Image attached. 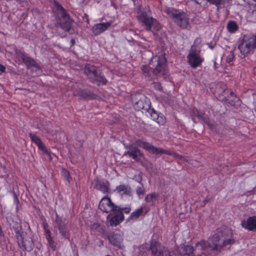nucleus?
<instances>
[{"label":"nucleus","mask_w":256,"mask_h":256,"mask_svg":"<svg viewBox=\"0 0 256 256\" xmlns=\"http://www.w3.org/2000/svg\"><path fill=\"white\" fill-rule=\"evenodd\" d=\"M234 242L233 239L227 238L221 230H217L216 233L210 237L208 242V246L212 250H220L226 245L232 244Z\"/></svg>","instance_id":"obj_1"},{"label":"nucleus","mask_w":256,"mask_h":256,"mask_svg":"<svg viewBox=\"0 0 256 256\" xmlns=\"http://www.w3.org/2000/svg\"><path fill=\"white\" fill-rule=\"evenodd\" d=\"M54 8L60 14V17L57 20L56 26L61 28L66 32H68L72 28L73 22L72 20L58 2H54Z\"/></svg>","instance_id":"obj_2"},{"label":"nucleus","mask_w":256,"mask_h":256,"mask_svg":"<svg viewBox=\"0 0 256 256\" xmlns=\"http://www.w3.org/2000/svg\"><path fill=\"white\" fill-rule=\"evenodd\" d=\"M84 72L92 82H97L98 85L104 84L107 80L93 65L87 64L84 68Z\"/></svg>","instance_id":"obj_3"},{"label":"nucleus","mask_w":256,"mask_h":256,"mask_svg":"<svg viewBox=\"0 0 256 256\" xmlns=\"http://www.w3.org/2000/svg\"><path fill=\"white\" fill-rule=\"evenodd\" d=\"M136 144L139 146L146 150L150 153L154 155H161L162 154H166L168 155L173 156L174 157H179V155L175 152L164 150L161 148H157L154 146L150 143L144 142L140 140H136Z\"/></svg>","instance_id":"obj_4"},{"label":"nucleus","mask_w":256,"mask_h":256,"mask_svg":"<svg viewBox=\"0 0 256 256\" xmlns=\"http://www.w3.org/2000/svg\"><path fill=\"white\" fill-rule=\"evenodd\" d=\"M199 39H196L194 44L192 46L188 56V62L192 68H196L198 66L203 62V58L200 55V50L196 46V42H200Z\"/></svg>","instance_id":"obj_5"},{"label":"nucleus","mask_w":256,"mask_h":256,"mask_svg":"<svg viewBox=\"0 0 256 256\" xmlns=\"http://www.w3.org/2000/svg\"><path fill=\"white\" fill-rule=\"evenodd\" d=\"M16 236L19 246L23 250H32L34 247V244L32 238L23 232H17Z\"/></svg>","instance_id":"obj_6"},{"label":"nucleus","mask_w":256,"mask_h":256,"mask_svg":"<svg viewBox=\"0 0 256 256\" xmlns=\"http://www.w3.org/2000/svg\"><path fill=\"white\" fill-rule=\"evenodd\" d=\"M132 99L134 108L138 110H146L150 106L149 102L142 94H134L132 96Z\"/></svg>","instance_id":"obj_7"},{"label":"nucleus","mask_w":256,"mask_h":256,"mask_svg":"<svg viewBox=\"0 0 256 256\" xmlns=\"http://www.w3.org/2000/svg\"><path fill=\"white\" fill-rule=\"evenodd\" d=\"M138 17L146 26V30H149L153 28L154 30H158L160 28V26L158 22L148 16L146 12H144L138 14Z\"/></svg>","instance_id":"obj_8"},{"label":"nucleus","mask_w":256,"mask_h":256,"mask_svg":"<svg viewBox=\"0 0 256 256\" xmlns=\"http://www.w3.org/2000/svg\"><path fill=\"white\" fill-rule=\"evenodd\" d=\"M99 208L103 212L112 214L113 212L118 210L119 208L112 202L110 198L108 197L103 198L99 203Z\"/></svg>","instance_id":"obj_9"},{"label":"nucleus","mask_w":256,"mask_h":256,"mask_svg":"<svg viewBox=\"0 0 256 256\" xmlns=\"http://www.w3.org/2000/svg\"><path fill=\"white\" fill-rule=\"evenodd\" d=\"M166 59L163 54H160L157 58V64L152 70V74L156 78L164 76L166 73Z\"/></svg>","instance_id":"obj_10"},{"label":"nucleus","mask_w":256,"mask_h":256,"mask_svg":"<svg viewBox=\"0 0 256 256\" xmlns=\"http://www.w3.org/2000/svg\"><path fill=\"white\" fill-rule=\"evenodd\" d=\"M54 222L56 227L59 230L60 234L65 238L69 239L70 233L68 230L66 220L60 217L58 214L56 213V218Z\"/></svg>","instance_id":"obj_11"},{"label":"nucleus","mask_w":256,"mask_h":256,"mask_svg":"<svg viewBox=\"0 0 256 256\" xmlns=\"http://www.w3.org/2000/svg\"><path fill=\"white\" fill-rule=\"evenodd\" d=\"M150 249L153 256H167L168 249L158 242H152Z\"/></svg>","instance_id":"obj_12"},{"label":"nucleus","mask_w":256,"mask_h":256,"mask_svg":"<svg viewBox=\"0 0 256 256\" xmlns=\"http://www.w3.org/2000/svg\"><path fill=\"white\" fill-rule=\"evenodd\" d=\"M107 218L110 220V224L111 226H116L124 220L122 210L119 208L113 212L112 214H110L108 216Z\"/></svg>","instance_id":"obj_13"},{"label":"nucleus","mask_w":256,"mask_h":256,"mask_svg":"<svg viewBox=\"0 0 256 256\" xmlns=\"http://www.w3.org/2000/svg\"><path fill=\"white\" fill-rule=\"evenodd\" d=\"M16 58L18 60H22L28 67L35 66L36 69L40 70V68L36 66V62L33 58L29 57L27 54L22 52L16 53Z\"/></svg>","instance_id":"obj_14"},{"label":"nucleus","mask_w":256,"mask_h":256,"mask_svg":"<svg viewBox=\"0 0 256 256\" xmlns=\"http://www.w3.org/2000/svg\"><path fill=\"white\" fill-rule=\"evenodd\" d=\"M126 148L128 150L124 153V155H128L136 161L140 160L144 156L143 154L138 148L128 146Z\"/></svg>","instance_id":"obj_15"},{"label":"nucleus","mask_w":256,"mask_h":256,"mask_svg":"<svg viewBox=\"0 0 256 256\" xmlns=\"http://www.w3.org/2000/svg\"><path fill=\"white\" fill-rule=\"evenodd\" d=\"M30 136L31 140L38 146V148L42 151L44 154H46L50 160H52V158L50 153L46 149L45 146L44 144L40 138L32 133L30 134Z\"/></svg>","instance_id":"obj_16"},{"label":"nucleus","mask_w":256,"mask_h":256,"mask_svg":"<svg viewBox=\"0 0 256 256\" xmlns=\"http://www.w3.org/2000/svg\"><path fill=\"white\" fill-rule=\"evenodd\" d=\"M242 226L244 228L250 230H256V216H250L242 222Z\"/></svg>","instance_id":"obj_17"},{"label":"nucleus","mask_w":256,"mask_h":256,"mask_svg":"<svg viewBox=\"0 0 256 256\" xmlns=\"http://www.w3.org/2000/svg\"><path fill=\"white\" fill-rule=\"evenodd\" d=\"M208 248V244L206 241L200 240L194 246V256H200Z\"/></svg>","instance_id":"obj_18"},{"label":"nucleus","mask_w":256,"mask_h":256,"mask_svg":"<svg viewBox=\"0 0 256 256\" xmlns=\"http://www.w3.org/2000/svg\"><path fill=\"white\" fill-rule=\"evenodd\" d=\"M111 24L110 22L96 24L92 27V31L94 35H98L106 30Z\"/></svg>","instance_id":"obj_19"},{"label":"nucleus","mask_w":256,"mask_h":256,"mask_svg":"<svg viewBox=\"0 0 256 256\" xmlns=\"http://www.w3.org/2000/svg\"><path fill=\"white\" fill-rule=\"evenodd\" d=\"M176 23L182 28H188L190 26L189 20L184 13H182L180 18H177Z\"/></svg>","instance_id":"obj_20"},{"label":"nucleus","mask_w":256,"mask_h":256,"mask_svg":"<svg viewBox=\"0 0 256 256\" xmlns=\"http://www.w3.org/2000/svg\"><path fill=\"white\" fill-rule=\"evenodd\" d=\"M238 49L240 50L241 54L244 56L249 54L252 50L249 44L245 41L244 38L238 46Z\"/></svg>","instance_id":"obj_21"},{"label":"nucleus","mask_w":256,"mask_h":256,"mask_svg":"<svg viewBox=\"0 0 256 256\" xmlns=\"http://www.w3.org/2000/svg\"><path fill=\"white\" fill-rule=\"evenodd\" d=\"M165 12L170 17L174 20L175 22L177 18L178 19L182 13L180 12L178 10L171 8H166Z\"/></svg>","instance_id":"obj_22"},{"label":"nucleus","mask_w":256,"mask_h":256,"mask_svg":"<svg viewBox=\"0 0 256 256\" xmlns=\"http://www.w3.org/2000/svg\"><path fill=\"white\" fill-rule=\"evenodd\" d=\"M116 190L122 195H130L131 188L128 186L120 185L116 188Z\"/></svg>","instance_id":"obj_23"},{"label":"nucleus","mask_w":256,"mask_h":256,"mask_svg":"<svg viewBox=\"0 0 256 256\" xmlns=\"http://www.w3.org/2000/svg\"><path fill=\"white\" fill-rule=\"evenodd\" d=\"M183 251L184 252V254L190 255L191 254H194V248L189 245H183L182 246Z\"/></svg>","instance_id":"obj_24"},{"label":"nucleus","mask_w":256,"mask_h":256,"mask_svg":"<svg viewBox=\"0 0 256 256\" xmlns=\"http://www.w3.org/2000/svg\"><path fill=\"white\" fill-rule=\"evenodd\" d=\"M143 212L144 208H142L136 210L131 214L130 218V220L138 218L142 214Z\"/></svg>","instance_id":"obj_25"},{"label":"nucleus","mask_w":256,"mask_h":256,"mask_svg":"<svg viewBox=\"0 0 256 256\" xmlns=\"http://www.w3.org/2000/svg\"><path fill=\"white\" fill-rule=\"evenodd\" d=\"M167 256H182V254L180 252L178 246H176L173 248L172 252L168 250Z\"/></svg>","instance_id":"obj_26"},{"label":"nucleus","mask_w":256,"mask_h":256,"mask_svg":"<svg viewBox=\"0 0 256 256\" xmlns=\"http://www.w3.org/2000/svg\"><path fill=\"white\" fill-rule=\"evenodd\" d=\"M227 28L229 32H234L238 30V26L235 22L231 21L228 24Z\"/></svg>","instance_id":"obj_27"},{"label":"nucleus","mask_w":256,"mask_h":256,"mask_svg":"<svg viewBox=\"0 0 256 256\" xmlns=\"http://www.w3.org/2000/svg\"><path fill=\"white\" fill-rule=\"evenodd\" d=\"M96 187L97 189L100 190L104 193L107 192L108 190V186L103 182L100 181L97 182Z\"/></svg>","instance_id":"obj_28"},{"label":"nucleus","mask_w":256,"mask_h":256,"mask_svg":"<svg viewBox=\"0 0 256 256\" xmlns=\"http://www.w3.org/2000/svg\"><path fill=\"white\" fill-rule=\"evenodd\" d=\"M158 195L155 192L147 194L145 197V201L146 202H150L156 200Z\"/></svg>","instance_id":"obj_29"},{"label":"nucleus","mask_w":256,"mask_h":256,"mask_svg":"<svg viewBox=\"0 0 256 256\" xmlns=\"http://www.w3.org/2000/svg\"><path fill=\"white\" fill-rule=\"evenodd\" d=\"M46 239L49 246H50L52 250H55L56 248V243L53 240L52 236Z\"/></svg>","instance_id":"obj_30"},{"label":"nucleus","mask_w":256,"mask_h":256,"mask_svg":"<svg viewBox=\"0 0 256 256\" xmlns=\"http://www.w3.org/2000/svg\"><path fill=\"white\" fill-rule=\"evenodd\" d=\"M142 70L143 72V74L148 78H150V68L148 66H142Z\"/></svg>","instance_id":"obj_31"},{"label":"nucleus","mask_w":256,"mask_h":256,"mask_svg":"<svg viewBox=\"0 0 256 256\" xmlns=\"http://www.w3.org/2000/svg\"><path fill=\"white\" fill-rule=\"evenodd\" d=\"M136 194L140 196V195H144L145 194V190L144 186H138L136 190Z\"/></svg>","instance_id":"obj_32"},{"label":"nucleus","mask_w":256,"mask_h":256,"mask_svg":"<svg viewBox=\"0 0 256 256\" xmlns=\"http://www.w3.org/2000/svg\"><path fill=\"white\" fill-rule=\"evenodd\" d=\"M234 58V54L232 52H230V53L226 57V62L229 63V64L230 63V62H232Z\"/></svg>","instance_id":"obj_33"},{"label":"nucleus","mask_w":256,"mask_h":256,"mask_svg":"<svg viewBox=\"0 0 256 256\" xmlns=\"http://www.w3.org/2000/svg\"><path fill=\"white\" fill-rule=\"evenodd\" d=\"M62 176L67 180L69 181V177H70V174H69V172L66 170V169H64V168H63L62 170Z\"/></svg>","instance_id":"obj_34"},{"label":"nucleus","mask_w":256,"mask_h":256,"mask_svg":"<svg viewBox=\"0 0 256 256\" xmlns=\"http://www.w3.org/2000/svg\"><path fill=\"white\" fill-rule=\"evenodd\" d=\"M208 2H209L210 3L215 4L216 6H218L221 4L222 0H206Z\"/></svg>","instance_id":"obj_35"},{"label":"nucleus","mask_w":256,"mask_h":256,"mask_svg":"<svg viewBox=\"0 0 256 256\" xmlns=\"http://www.w3.org/2000/svg\"><path fill=\"white\" fill-rule=\"evenodd\" d=\"M153 84H154V87L155 88V89L159 90H162V87L160 83L154 82Z\"/></svg>","instance_id":"obj_36"},{"label":"nucleus","mask_w":256,"mask_h":256,"mask_svg":"<svg viewBox=\"0 0 256 256\" xmlns=\"http://www.w3.org/2000/svg\"><path fill=\"white\" fill-rule=\"evenodd\" d=\"M44 233L46 235V238H49L50 237H52L51 236V232L49 229H46L44 230Z\"/></svg>","instance_id":"obj_37"},{"label":"nucleus","mask_w":256,"mask_h":256,"mask_svg":"<svg viewBox=\"0 0 256 256\" xmlns=\"http://www.w3.org/2000/svg\"><path fill=\"white\" fill-rule=\"evenodd\" d=\"M113 238H118V242H120L122 240V236L118 234H114L113 236Z\"/></svg>","instance_id":"obj_38"},{"label":"nucleus","mask_w":256,"mask_h":256,"mask_svg":"<svg viewBox=\"0 0 256 256\" xmlns=\"http://www.w3.org/2000/svg\"><path fill=\"white\" fill-rule=\"evenodd\" d=\"M151 116L154 120H156L158 118V116L157 114L154 112L153 114L151 115Z\"/></svg>","instance_id":"obj_39"},{"label":"nucleus","mask_w":256,"mask_h":256,"mask_svg":"<svg viewBox=\"0 0 256 256\" xmlns=\"http://www.w3.org/2000/svg\"><path fill=\"white\" fill-rule=\"evenodd\" d=\"M120 210H122V212H124L126 214H128L130 210V208H120Z\"/></svg>","instance_id":"obj_40"},{"label":"nucleus","mask_w":256,"mask_h":256,"mask_svg":"<svg viewBox=\"0 0 256 256\" xmlns=\"http://www.w3.org/2000/svg\"><path fill=\"white\" fill-rule=\"evenodd\" d=\"M43 227H44V230L48 229V225L46 222H43Z\"/></svg>","instance_id":"obj_41"},{"label":"nucleus","mask_w":256,"mask_h":256,"mask_svg":"<svg viewBox=\"0 0 256 256\" xmlns=\"http://www.w3.org/2000/svg\"><path fill=\"white\" fill-rule=\"evenodd\" d=\"M5 67L2 64H0V72H3L5 71Z\"/></svg>","instance_id":"obj_42"},{"label":"nucleus","mask_w":256,"mask_h":256,"mask_svg":"<svg viewBox=\"0 0 256 256\" xmlns=\"http://www.w3.org/2000/svg\"><path fill=\"white\" fill-rule=\"evenodd\" d=\"M78 94H80V96H84V98L86 96L85 94H84V92L83 91H81V92Z\"/></svg>","instance_id":"obj_43"},{"label":"nucleus","mask_w":256,"mask_h":256,"mask_svg":"<svg viewBox=\"0 0 256 256\" xmlns=\"http://www.w3.org/2000/svg\"><path fill=\"white\" fill-rule=\"evenodd\" d=\"M98 224H94L92 225V228H96L98 227Z\"/></svg>","instance_id":"obj_44"},{"label":"nucleus","mask_w":256,"mask_h":256,"mask_svg":"<svg viewBox=\"0 0 256 256\" xmlns=\"http://www.w3.org/2000/svg\"><path fill=\"white\" fill-rule=\"evenodd\" d=\"M197 114V116H198V118H202V116L200 114H199V112H198V111H197V114Z\"/></svg>","instance_id":"obj_45"},{"label":"nucleus","mask_w":256,"mask_h":256,"mask_svg":"<svg viewBox=\"0 0 256 256\" xmlns=\"http://www.w3.org/2000/svg\"><path fill=\"white\" fill-rule=\"evenodd\" d=\"M71 42L72 43V44H74V42H75V40L74 39H72L71 40Z\"/></svg>","instance_id":"obj_46"},{"label":"nucleus","mask_w":256,"mask_h":256,"mask_svg":"<svg viewBox=\"0 0 256 256\" xmlns=\"http://www.w3.org/2000/svg\"><path fill=\"white\" fill-rule=\"evenodd\" d=\"M230 95L232 96H234V93L232 92H230Z\"/></svg>","instance_id":"obj_47"},{"label":"nucleus","mask_w":256,"mask_h":256,"mask_svg":"<svg viewBox=\"0 0 256 256\" xmlns=\"http://www.w3.org/2000/svg\"><path fill=\"white\" fill-rule=\"evenodd\" d=\"M207 202H208V200H204V205H205L206 204Z\"/></svg>","instance_id":"obj_48"},{"label":"nucleus","mask_w":256,"mask_h":256,"mask_svg":"<svg viewBox=\"0 0 256 256\" xmlns=\"http://www.w3.org/2000/svg\"><path fill=\"white\" fill-rule=\"evenodd\" d=\"M146 212H145V213H144V215H145V214H146Z\"/></svg>","instance_id":"obj_49"},{"label":"nucleus","mask_w":256,"mask_h":256,"mask_svg":"<svg viewBox=\"0 0 256 256\" xmlns=\"http://www.w3.org/2000/svg\"><path fill=\"white\" fill-rule=\"evenodd\" d=\"M106 256H110V255H106Z\"/></svg>","instance_id":"obj_50"}]
</instances>
